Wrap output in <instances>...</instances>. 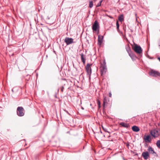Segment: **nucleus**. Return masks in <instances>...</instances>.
I'll return each mask as SVG.
<instances>
[{
    "mask_svg": "<svg viewBox=\"0 0 160 160\" xmlns=\"http://www.w3.org/2000/svg\"><path fill=\"white\" fill-rule=\"evenodd\" d=\"M150 133L154 137H158L160 135V129H154L151 131Z\"/></svg>",
    "mask_w": 160,
    "mask_h": 160,
    "instance_id": "obj_1",
    "label": "nucleus"
},
{
    "mask_svg": "<svg viewBox=\"0 0 160 160\" xmlns=\"http://www.w3.org/2000/svg\"><path fill=\"white\" fill-rule=\"evenodd\" d=\"M24 109L22 107H18L17 109V114L19 116H22L24 115L23 112Z\"/></svg>",
    "mask_w": 160,
    "mask_h": 160,
    "instance_id": "obj_2",
    "label": "nucleus"
},
{
    "mask_svg": "<svg viewBox=\"0 0 160 160\" xmlns=\"http://www.w3.org/2000/svg\"><path fill=\"white\" fill-rule=\"evenodd\" d=\"M150 76L153 77L160 76V73L157 71L153 70H151L149 72Z\"/></svg>",
    "mask_w": 160,
    "mask_h": 160,
    "instance_id": "obj_3",
    "label": "nucleus"
},
{
    "mask_svg": "<svg viewBox=\"0 0 160 160\" xmlns=\"http://www.w3.org/2000/svg\"><path fill=\"white\" fill-rule=\"evenodd\" d=\"M133 50L137 53H141L142 51V49L139 46L135 45L133 47Z\"/></svg>",
    "mask_w": 160,
    "mask_h": 160,
    "instance_id": "obj_4",
    "label": "nucleus"
},
{
    "mask_svg": "<svg viewBox=\"0 0 160 160\" xmlns=\"http://www.w3.org/2000/svg\"><path fill=\"white\" fill-rule=\"evenodd\" d=\"M99 28L98 23L97 21H95L92 26V29L93 31H96Z\"/></svg>",
    "mask_w": 160,
    "mask_h": 160,
    "instance_id": "obj_5",
    "label": "nucleus"
},
{
    "mask_svg": "<svg viewBox=\"0 0 160 160\" xmlns=\"http://www.w3.org/2000/svg\"><path fill=\"white\" fill-rule=\"evenodd\" d=\"M64 42L68 45L72 43L73 42V39L71 38H66L64 39Z\"/></svg>",
    "mask_w": 160,
    "mask_h": 160,
    "instance_id": "obj_6",
    "label": "nucleus"
},
{
    "mask_svg": "<svg viewBox=\"0 0 160 160\" xmlns=\"http://www.w3.org/2000/svg\"><path fill=\"white\" fill-rule=\"evenodd\" d=\"M91 65L88 64L86 67V70H87V74L90 76L91 73V69L90 67Z\"/></svg>",
    "mask_w": 160,
    "mask_h": 160,
    "instance_id": "obj_7",
    "label": "nucleus"
},
{
    "mask_svg": "<svg viewBox=\"0 0 160 160\" xmlns=\"http://www.w3.org/2000/svg\"><path fill=\"white\" fill-rule=\"evenodd\" d=\"M142 155L145 160L147 159L149 157V153L148 152H143Z\"/></svg>",
    "mask_w": 160,
    "mask_h": 160,
    "instance_id": "obj_8",
    "label": "nucleus"
},
{
    "mask_svg": "<svg viewBox=\"0 0 160 160\" xmlns=\"http://www.w3.org/2000/svg\"><path fill=\"white\" fill-rule=\"evenodd\" d=\"M144 139L146 142H150L151 141V139L149 135H147L144 137Z\"/></svg>",
    "mask_w": 160,
    "mask_h": 160,
    "instance_id": "obj_9",
    "label": "nucleus"
},
{
    "mask_svg": "<svg viewBox=\"0 0 160 160\" xmlns=\"http://www.w3.org/2000/svg\"><path fill=\"white\" fill-rule=\"evenodd\" d=\"M103 38V37L102 36H98V44L99 45H101L102 42V40Z\"/></svg>",
    "mask_w": 160,
    "mask_h": 160,
    "instance_id": "obj_10",
    "label": "nucleus"
},
{
    "mask_svg": "<svg viewBox=\"0 0 160 160\" xmlns=\"http://www.w3.org/2000/svg\"><path fill=\"white\" fill-rule=\"evenodd\" d=\"M106 71L107 68L105 64V65L103 66L102 69H101V72L102 74L105 73L106 72Z\"/></svg>",
    "mask_w": 160,
    "mask_h": 160,
    "instance_id": "obj_11",
    "label": "nucleus"
},
{
    "mask_svg": "<svg viewBox=\"0 0 160 160\" xmlns=\"http://www.w3.org/2000/svg\"><path fill=\"white\" fill-rule=\"evenodd\" d=\"M132 129L133 131L135 132H138L140 130L139 128L136 126H133L132 127Z\"/></svg>",
    "mask_w": 160,
    "mask_h": 160,
    "instance_id": "obj_12",
    "label": "nucleus"
},
{
    "mask_svg": "<svg viewBox=\"0 0 160 160\" xmlns=\"http://www.w3.org/2000/svg\"><path fill=\"white\" fill-rule=\"evenodd\" d=\"M120 124L122 127L126 128H128L129 127V125L128 124L125 123L123 122L120 123Z\"/></svg>",
    "mask_w": 160,
    "mask_h": 160,
    "instance_id": "obj_13",
    "label": "nucleus"
},
{
    "mask_svg": "<svg viewBox=\"0 0 160 160\" xmlns=\"http://www.w3.org/2000/svg\"><path fill=\"white\" fill-rule=\"evenodd\" d=\"M148 150L150 153L154 154L155 153L152 148L150 146L148 147Z\"/></svg>",
    "mask_w": 160,
    "mask_h": 160,
    "instance_id": "obj_14",
    "label": "nucleus"
},
{
    "mask_svg": "<svg viewBox=\"0 0 160 160\" xmlns=\"http://www.w3.org/2000/svg\"><path fill=\"white\" fill-rule=\"evenodd\" d=\"M81 57V60L82 62H83V64H85V57L83 54L82 53L80 54Z\"/></svg>",
    "mask_w": 160,
    "mask_h": 160,
    "instance_id": "obj_15",
    "label": "nucleus"
},
{
    "mask_svg": "<svg viewBox=\"0 0 160 160\" xmlns=\"http://www.w3.org/2000/svg\"><path fill=\"white\" fill-rule=\"evenodd\" d=\"M129 55L130 56V57L133 60H134L136 58L135 56L132 52H131L130 53H129Z\"/></svg>",
    "mask_w": 160,
    "mask_h": 160,
    "instance_id": "obj_16",
    "label": "nucleus"
},
{
    "mask_svg": "<svg viewBox=\"0 0 160 160\" xmlns=\"http://www.w3.org/2000/svg\"><path fill=\"white\" fill-rule=\"evenodd\" d=\"M118 20L121 22H122L123 20V15L122 14L121 15L118 17Z\"/></svg>",
    "mask_w": 160,
    "mask_h": 160,
    "instance_id": "obj_17",
    "label": "nucleus"
},
{
    "mask_svg": "<svg viewBox=\"0 0 160 160\" xmlns=\"http://www.w3.org/2000/svg\"><path fill=\"white\" fill-rule=\"evenodd\" d=\"M126 51H127V52H128V54H129V53H130L132 52L131 49H130V48L129 47H126Z\"/></svg>",
    "mask_w": 160,
    "mask_h": 160,
    "instance_id": "obj_18",
    "label": "nucleus"
},
{
    "mask_svg": "<svg viewBox=\"0 0 160 160\" xmlns=\"http://www.w3.org/2000/svg\"><path fill=\"white\" fill-rule=\"evenodd\" d=\"M156 144L158 147L160 148V140L157 141Z\"/></svg>",
    "mask_w": 160,
    "mask_h": 160,
    "instance_id": "obj_19",
    "label": "nucleus"
},
{
    "mask_svg": "<svg viewBox=\"0 0 160 160\" xmlns=\"http://www.w3.org/2000/svg\"><path fill=\"white\" fill-rule=\"evenodd\" d=\"M93 6V2L92 1H89V7L90 8H92Z\"/></svg>",
    "mask_w": 160,
    "mask_h": 160,
    "instance_id": "obj_20",
    "label": "nucleus"
},
{
    "mask_svg": "<svg viewBox=\"0 0 160 160\" xmlns=\"http://www.w3.org/2000/svg\"><path fill=\"white\" fill-rule=\"evenodd\" d=\"M107 102V100H106V98L105 97L104 98L103 102V107L104 108L105 107V105L106 103Z\"/></svg>",
    "mask_w": 160,
    "mask_h": 160,
    "instance_id": "obj_21",
    "label": "nucleus"
},
{
    "mask_svg": "<svg viewBox=\"0 0 160 160\" xmlns=\"http://www.w3.org/2000/svg\"><path fill=\"white\" fill-rule=\"evenodd\" d=\"M102 0H101L99 2L97 5L96 6L97 7H98L100 6L101 5L102 2Z\"/></svg>",
    "mask_w": 160,
    "mask_h": 160,
    "instance_id": "obj_22",
    "label": "nucleus"
},
{
    "mask_svg": "<svg viewBox=\"0 0 160 160\" xmlns=\"http://www.w3.org/2000/svg\"><path fill=\"white\" fill-rule=\"evenodd\" d=\"M119 25L118 22V21H117L116 22V27H117V30H118L119 29Z\"/></svg>",
    "mask_w": 160,
    "mask_h": 160,
    "instance_id": "obj_23",
    "label": "nucleus"
},
{
    "mask_svg": "<svg viewBox=\"0 0 160 160\" xmlns=\"http://www.w3.org/2000/svg\"><path fill=\"white\" fill-rule=\"evenodd\" d=\"M97 103H98V108H100V101L98 100V101Z\"/></svg>",
    "mask_w": 160,
    "mask_h": 160,
    "instance_id": "obj_24",
    "label": "nucleus"
},
{
    "mask_svg": "<svg viewBox=\"0 0 160 160\" xmlns=\"http://www.w3.org/2000/svg\"><path fill=\"white\" fill-rule=\"evenodd\" d=\"M109 96L110 97H111V96H112V94H111V92H109Z\"/></svg>",
    "mask_w": 160,
    "mask_h": 160,
    "instance_id": "obj_25",
    "label": "nucleus"
},
{
    "mask_svg": "<svg viewBox=\"0 0 160 160\" xmlns=\"http://www.w3.org/2000/svg\"><path fill=\"white\" fill-rule=\"evenodd\" d=\"M102 128H103V130H104L105 131L107 132V131H106V129H105V128H104L103 127H102Z\"/></svg>",
    "mask_w": 160,
    "mask_h": 160,
    "instance_id": "obj_26",
    "label": "nucleus"
},
{
    "mask_svg": "<svg viewBox=\"0 0 160 160\" xmlns=\"http://www.w3.org/2000/svg\"><path fill=\"white\" fill-rule=\"evenodd\" d=\"M158 59L160 61V57L158 58Z\"/></svg>",
    "mask_w": 160,
    "mask_h": 160,
    "instance_id": "obj_27",
    "label": "nucleus"
},
{
    "mask_svg": "<svg viewBox=\"0 0 160 160\" xmlns=\"http://www.w3.org/2000/svg\"><path fill=\"white\" fill-rule=\"evenodd\" d=\"M61 91H62V92H63V89H62Z\"/></svg>",
    "mask_w": 160,
    "mask_h": 160,
    "instance_id": "obj_28",
    "label": "nucleus"
},
{
    "mask_svg": "<svg viewBox=\"0 0 160 160\" xmlns=\"http://www.w3.org/2000/svg\"><path fill=\"white\" fill-rule=\"evenodd\" d=\"M97 0H93L94 2H95Z\"/></svg>",
    "mask_w": 160,
    "mask_h": 160,
    "instance_id": "obj_29",
    "label": "nucleus"
}]
</instances>
